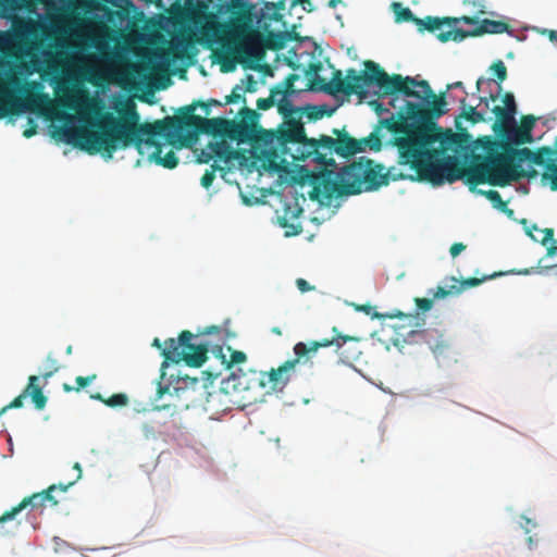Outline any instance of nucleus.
I'll use <instances>...</instances> for the list:
<instances>
[{"mask_svg":"<svg viewBox=\"0 0 557 557\" xmlns=\"http://www.w3.org/2000/svg\"><path fill=\"white\" fill-rule=\"evenodd\" d=\"M480 9L476 11L478 14H485V11H484V4L483 3H480L479 4Z\"/></svg>","mask_w":557,"mask_h":557,"instance_id":"338daca9","label":"nucleus"},{"mask_svg":"<svg viewBox=\"0 0 557 557\" xmlns=\"http://www.w3.org/2000/svg\"><path fill=\"white\" fill-rule=\"evenodd\" d=\"M271 332H272L273 334L277 335V336H281V335H282V331H281V329H280L278 326H273V327L271 329Z\"/></svg>","mask_w":557,"mask_h":557,"instance_id":"e2e57ef3","label":"nucleus"},{"mask_svg":"<svg viewBox=\"0 0 557 557\" xmlns=\"http://www.w3.org/2000/svg\"><path fill=\"white\" fill-rule=\"evenodd\" d=\"M450 293H451V290H447L444 287L440 286V287H437L436 292L434 293V297L435 298H444L447 295H449Z\"/></svg>","mask_w":557,"mask_h":557,"instance_id":"5fc2aeb1","label":"nucleus"},{"mask_svg":"<svg viewBox=\"0 0 557 557\" xmlns=\"http://www.w3.org/2000/svg\"><path fill=\"white\" fill-rule=\"evenodd\" d=\"M442 143H447L448 145H459L460 137L458 134L451 133L448 131L446 139L442 140Z\"/></svg>","mask_w":557,"mask_h":557,"instance_id":"3c124183","label":"nucleus"},{"mask_svg":"<svg viewBox=\"0 0 557 557\" xmlns=\"http://www.w3.org/2000/svg\"><path fill=\"white\" fill-rule=\"evenodd\" d=\"M466 249V245L462 243H455L450 246L449 252L453 258H456L459 253H461Z\"/></svg>","mask_w":557,"mask_h":557,"instance_id":"09e8293b","label":"nucleus"},{"mask_svg":"<svg viewBox=\"0 0 557 557\" xmlns=\"http://www.w3.org/2000/svg\"><path fill=\"white\" fill-rule=\"evenodd\" d=\"M38 82H27L24 85L13 73L0 76V119L17 115L23 112L40 111L51 103L49 96L39 91Z\"/></svg>","mask_w":557,"mask_h":557,"instance_id":"39448f33","label":"nucleus"},{"mask_svg":"<svg viewBox=\"0 0 557 557\" xmlns=\"http://www.w3.org/2000/svg\"><path fill=\"white\" fill-rule=\"evenodd\" d=\"M460 22L465 24H474L478 22L476 17L460 16V17H433L426 16L423 24V32L428 30L436 35L437 39L442 42L462 41L466 39V30L457 28L456 25Z\"/></svg>","mask_w":557,"mask_h":557,"instance_id":"2eb2a0df","label":"nucleus"},{"mask_svg":"<svg viewBox=\"0 0 557 557\" xmlns=\"http://www.w3.org/2000/svg\"><path fill=\"white\" fill-rule=\"evenodd\" d=\"M225 125V137L230 138L231 140L246 143L252 137L253 129L251 125L246 122L226 120Z\"/></svg>","mask_w":557,"mask_h":557,"instance_id":"4be33fe9","label":"nucleus"},{"mask_svg":"<svg viewBox=\"0 0 557 557\" xmlns=\"http://www.w3.org/2000/svg\"><path fill=\"white\" fill-rule=\"evenodd\" d=\"M391 318H399L405 321L404 325H408L409 327H421L424 325V318L420 313H408L405 314L400 311H397L396 313L389 314ZM417 331L414 329L410 330L408 334H414Z\"/></svg>","mask_w":557,"mask_h":557,"instance_id":"cd10ccee","label":"nucleus"},{"mask_svg":"<svg viewBox=\"0 0 557 557\" xmlns=\"http://www.w3.org/2000/svg\"><path fill=\"white\" fill-rule=\"evenodd\" d=\"M296 285L301 293L310 292L314 288L305 278H297Z\"/></svg>","mask_w":557,"mask_h":557,"instance_id":"8fccbe9b","label":"nucleus"},{"mask_svg":"<svg viewBox=\"0 0 557 557\" xmlns=\"http://www.w3.org/2000/svg\"><path fill=\"white\" fill-rule=\"evenodd\" d=\"M496 78L502 83L507 78V69L502 60L494 62L491 66Z\"/></svg>","mask_w":557,"mask_h":557,"instance_id":"e433bc0d","label":"nucleus"},{"mask_svg":"<svg viewBox=\"0 0 557 557\" xmlns=\"http://www.w3.org/2000/svg\"><path fill=\"white\" fill-rule=\"evenodd\" d=\"M535 122L536 119L533 115H523L521 117V124L518 127H520L527 134H532Z\"/></svg>","mask_w":557,"mask_h":557,"instance_id":"58836bf2","label":"nucleus"},{"mask_svg":"<svg viewBox=\"0 0 557 557\" xmlns=\"http://www.w3.org/2000/svg\"><path fill=\"white\" fill-rule=\"evenodd\" d=\"M235 156L233 148L225 141H216L208 145V152L202 151L199 156V161L208 163L211 159L218 158L225 162L232 160Z\"/></svg>","mask_w":557,"mask_h":557,"instance_id":"412c9836","label":"nucleus"},{"mask_svg":"<svg viewBox=\"0 0 557 557\" xmlns=\"http://www.w3.org/2000/svg\"><path fill=\"white\" fill-rule=\"evenodd\" d=\"M199 384L197 377L188 375H171L169 383L158 384L156 400H161L164 396L169 397L166 403H162L158 407L161 409H188L194 401V394Z\"/></svg>","mask_w":557,"mask_h":557,"instance_id":"ddd939ff","label":"nucleus"},{"mask_svg":"<svg viewBox=\"0 0 557 557\" xmlns=\"http://www.w3.org/2000/svg\"><path fill=\"white\" fill-rule=\"evenodd\" d=\"M219 331V327L218 326H211L208 329V331L206 332V334H209V333H212V332H218Z\"/></svg>","mask_w":557,"mask_h":557,"instance_id":"774afa93","label":"nucleus"},{"mask_svg":"<svg viewBox=\"0 0 557 557\" xmlns=\"http://www.w3.org/2000/svg\"><path fill=\"white\" fill-rule=\"evenodd\" d=\"M482 195H484L493 205L494 208L507 214L511 218L515 213L512 209H509L507 202L503 200L500 194L497 190H480Z\"/></svg>","mask_w":557,"mask_h":557,"instance_id":"bb28decb","label":"nucleus"},{"mask_svg":"<svg viewBox=\"0 0 557 557\" xmlns=\"http://www.w3.org/2000/svg\"><path fill=\"white\" fill-rule=\"evenodd\" d=\"M486 82L484 77H479L476 81V91L481 90V86Z\"/></svg>","mask_w":557,"mask_h":557,"instance_id":"680f3d73","label":"nucleus"},{"mask_svg":"<svg viewBox=\"0 0 557 557\" xmlns=\"http://www.w3.org/2000/svg\"><path fill=\"white\" fill-rule=\"evenodd\" d=\"M516 121L508 125L495 126L493 131L502 138L500 141H486V157L482 162L472 166L468 172L475 173L480 170L493 168L495 163H508V161L524 162L528 161L535 165L546 166L550 161H557V149L550 146H543L536 150L529 148H513L512 145L531 144L533 141L532 134H527L518 127Z\"/></svg>","mask_w":557,"mask_h":557,"instance_id":"20e7f679","label":"nucleus"},{"mask_svg":"<svg viewBox=\"0 0 557 557\" xmlns=\"http://www.w3.org/2000/svg\"><path fill=\"white\" fill-rule=\"evenodd\" d=\"M222 170H223V169H222L220 165H218V164H215V163H214V164H212V165H211V169H210V170H207V171L205 172V174L202 175L201 181H200V182H201V185H202L205 188H209V187L212 185V183H213V181H214V178H215V172H216V171H222Z\"/></svg>","mask_w":557,"mask_h":557,"instance_id":"f704fd0d","label":"nucleus"},{"mask_svg":"<svg viewBox=\"0 0 557 557\" xmlns=\"http://www.w3.org/2000/svg\"><path fill=\"white\" fill-rule=\"evenodd\" d=\"M521 162L508 161V163H495L491 169L480 170V172H468V183L479 185L488 183L494 186H506L510 182H517L521 178H535L539 172L535 169L523 170Z\"/></svg>","mask_w":557,"mask_h":557,"instance_id":"f8f14e48","label":"nucleus"},{"mask_svg":"<svg viewBox=\"0 0 557 557\" xmlns=\"http://www.w3.org/2000/svg\"><path fill=\"white\" fill-rule=\"evenodd\" d=\"M195 335L190 331H182L178 339L169 338L164 342V347L159 338H154L152 345L161 349V355L165 361L178 363L184 361L189 367L199 368L207 360L209 344L193 343Z\"/></svg>","mask_w":557,"mask_h":557,"instance_id":"6e6552de","label":"nucleus"},{"mask_svg":"<svg viewBox=\"0 0 557 557\" xmlns=\"http://www.w3.org/2000/svg\"><path fill=\"white\" fill-rule=\"evenodd\" d=\"M495 276H497L496 273L491 274V275H484L481 278H478V277L465 278L460 282L459 287L451 286V289L456 288V293H460L467 288L475 287V286L480 285L481 283H483L484 281L494 278Z\"/></svg>","mask_w":557,"mask_h":557,"instance_id":"2f4dec72","label":"nucleus"},{"mask_svg":"<svg viewBox=\"0 0 557 557\" xmlns=\"http://www.w3.org/2000/svg\"><path fill=\"white\" fill-rule=\"evenodd\" d=\"M203 103L207 104V107H203L206 109V114H209V106H222V103L215 99H211L210 101Z\"/></svg>","mask_w":557,"mask_h":557,"instance_id":"13d9d810","label":"nucleus"},{"mask_svg":"<svg viewBox=\"0 0 557 557\" xmlns=\"http://www.w3.org/2000/svg\"><path fill=\"white\" fill-rule=\"evenodd\" d=\"M332 134L336 136L321 135L319 140H311V147L314 152L319 147H323L331 156L335 152L343 158H349L356 153L362 152L369 147L371 150L379 151L382 141L376 132L371 133L368 137L356 139L351 137L345 128H333Z\"/></svg>","mask_w":557,"mask_h":557,"instance_id":"1a4fd4ad","label":"nucleus"},{"mask_svg":"<svg viewBox=\"0 0 557 557\" xmlns=\"http://www.w3.org/2000/svg\"><path fill=\"white\" fill-rule=\"evenodd\" d=\"M322 70V63L321 62H311L308 66V69L305 71V75L307 77H314V81L318 79V73ZM314 86H318L317 83L313 84Z\"/></svg>","mask_w":557,"mask_h":557,"instance_id":"ea45409f","label":"nucleus"},{"mask_svg":"<svg viewBox=\"0 0 557 557\" xmlns=\"http://www.w3.org/2000/svg\"><path fill=\"white\" fill-rule=\"evenodd\" d=\"M333 336L321 341H312L308 344L299 342L294 346L295 356L307 359L315 354L319 348L334 346L339 359L345 363H350L359 359L361 350L359 348L360 339L356 336L342 334L336 326L332 329Z\"/></svg>","mask_w":557,"mask_h":557,"instance_id":"9b49d317","label":"nucleus"},{"mask_svg":"<svg viewBox=\"0 0 557 557\" xmlns=\"http://www.w3.org/2000/svg\"><path fill=\"white\" fill-rule=\"evenodd\" d=\"M230 16L232 27L237 32L249 29L257 18L256 5L249 0H221V9Z\"/></svg>","mask_w":557,"mask_h":557,"instance_id":"dca6fc26","label":"nucleus"},{"mask_svg":"<svg viewBox=\"0 0 557 557\" xmlns=\"http://www.w3.org/2000/svg\"><path fill=\"white\" fill-rule=\"evenodd\" d=\"M239 114L242 116V121L240 122H246V123H248L251 126L256 123V120L259 116L257 111H255L252 109H249L247 107L243 108L239 111Z\"/></svg>","mask_w":557,"mask_h":557,"instance_id":"4c0bfd02","label":"nucleus"},{"mask_svg":"<svg viewBox=\"0 0 557 557\" xmlns=\"http://www.w3.org/2000/svg\"><path fill=\"white\" fill-rule=\"evenodd\" d=\"M416 306L418 310L422 312H426L432 309L433 307V299L430 298H416L414 299Z\"/></svg>","mask_w":557,"mask_h":557,"instance_id":"37998d69","label":"nucleus"},{"mask_svg":"<svg viewBox=\"0 0 557 557\" xmlns=\"http://www.w3.org/2000/svg\"><path fill=\"white\" fill-rule=\"evenodd\" d=\"M36 129H37V126L33 125L32 127L26 128L23 132V136L26 137V138H29V137H32V136H34L36 134V132H37Z\"/></svg>","mask_w":557,"mask_h":557,"instance_id":"4d7b16f0","label":"nucleus"},{"mask_svg":"<svg viewBox=\"0 0 557 557\" xmlns=\"http://www.w3.org/2000/svg\"><path fill=\"white\" fill-rule=\"evenodd\" d=\"M478 22L474 23L475 27L471 30H466V38L468 37H478L484 34H503L510 32V25L503 21H494V20H480L478 16Z\"/></svg>","mask_w":557,"mask_h":557,"instance_id":"aec40b11","label":"nucleus"},{"mask_svg":"<svg viewBox=\"0 0 557 557\" xmlns=\"http://www.w3.org/2000/svg\"><path fill=\"white\" fill-rule=\"evenodd\" d=\"M271 135L275 136L277 144L282 147L287 144H301L304 150L299 157L295 158L297 160L305 161L308 158H312L318 164L335 165L334 158L323 147H319L317 152L313 151L311 140H319V138H307L300 119L292 117L286 120L285 126L278 128L276 134L272 133Z\"/></svg>","mask_w":557,"mask_h":557,"instance_id":"9d476101","label":"nucleus"},{"mask_svg":"<svg viewBox=\"0 0 557 557\" xmlns=\"http://www.w3.org/2000/svg\"><path fill=\"white\" fill-rule=\"evenodd\" d=\"M242 90V87L240 86H235L231 92V95L226 96L225 97V104H231V103H237L238 101L240 100H244L245 101V98L240 95V91Z\"/></svg>","mask_w":557,"mask_h":557,"instance_id":"a19ab883","label":"nucleus"},{"mask_svg":"<svg viewBox=\"0 0 557 557\" xmlns=\"http://www.w3.org/2000/svg\"><path fill=\"white\" fill-rule=\"evenodd\" d=\"M358 309L366 312L367 314H370L372 307L370 305H363V306H360Z\"/></svg>","mask_w":557,"mask_h":557,"instance_id":"052dcab7","label":"nucleus"},{"mask_svg":"<svg viewBox=\"0 0 557 557\" xmlns=\"http://www.w3.org/2000/svg\"><path fill=\"white\" fill-rule=\"evenodd\" d=\"M0 3L3 4V3H9L11 4L12 7L16 4V0H0Z\"/></svg>","mask_w":557,"mask_h":557,"instance_id":"0e129e2a","label":"nucleus"},{"mask_svg":"<svg viewBox=\"0 0 557 557\" xmlns=\"http://www.w3.org/2000/svg\"><path fill=\"white\" fill-rule=\"evenodd\" d=\"M383 171V165L374 164L372 160L361 157L358 161L342 168L337 175L343 181L344 191L348 196L375 190L386 185L388 177Z\"/></svg>","mask_w":557,"mask_h":557,"instance_id":"0eeeda50","label":"nucleus"},{"mask_svg":"<svg viewBox=\"0 0 557 557\" xmlns=\"http://www.w3.org/2000/svg\"><path fill=\"white\" fill-rule=\"evenodd\" d=\"M321 171L312 176V191L310 198L320 202H330L334 197L347 196L341 178L333 177L337 165L320 164Z\"/></svg>","mask_w":557,"mask_h":557,"instance_id":"4468645a","label":"nucleus"},{"mask_svg":"<svg viewBox=\"0 0 557 557\" xmlns=\"http://www.w3.org/2000/svg\"><path fill=\"white\" fill-rule=\"evenodd\" d=\"M299 79V75L297 74H289L287 77H286V92L287 94H293L295 92V89H294V84L295 82Z\"/></svg>","mask_w":557,"mask_h":557,"instance_id":"de8ad7c7","label":"nucleus"},{"mask_svg":"<svg viewBox=\"0 0 557 557\" xmlns=\"http://www.w3.org/2000/svg\"><path fill=\"white\" fill-rule=\"evenodd\" d=\"M497 100V95H490V97H480V104L484 106V109L481 111H478L475 107L468 106L466 103V99L460 100L461 104V113L456 117V128H461V119H465L466 121L470 122L471 124H476L481 122L486 121V112L490 110V101L495 102Z\"/></svg>","mask_w":557,"mask_h":557,"instance_id":"a211bd4d","label":"nucleus"},{"mask_svg":"<svg viewBox=\"0 0 557 557\" xmlns=\"http://www.w3.org/2000/svg\"><path fill=\"white\" fill-rule=\"evenodd\" d=\"M197 107H207L202 101H196L178 110L175 116H166L153 123H140L139 114L134 104L119 110V115L112 112H100L95 104H89V111L98 115L92 123L96 129L81 127L70 133L69 141L90 154L102 152L111 158L117 149L134 146L141 156L147 154L149 161L166 169H174L178 163L173 149L163 156L166 144L160 143L157 136H163L170 144L180 141V147L193 145L199 134L225 137V121L223 117L206 119L194 114Z\"/></svg>","mask_w":557,"mask_h":557,"instance_id":"f257e3e1","label":"nucleus"},{"mask_svg":"<svg viewBox=\"0 0 557 557\" xmlns=\"http://www.w3.org/2000/svg\"><path fill=\"white\" fill-rule=\"evenodd\" d=\"M60 369V364L58 360L49 354L45 360V372L42 373V379L47 382L54 373H57Z\"/></svg>","mask_w":557,"mask_h":557,"instance_id":"473e14b6","label":"nucleus"},{"mask_svg":"<svg viewBox=\"0 0 557 557\" xmlns=\"http://www.w3.org/2000/svg\"><path fill=\"white\" fill-rule=\"evenodd\" d=\"M54 491H57V485L52 484L42 492L34 493L30 496L23 498L20 504L7 511V517H10L11 520L28 506H30L32 509L42 508L47 503H50L52 506H57L59 502L52 494Z\"/></svg>","mask_w":557,"mask_h":557,"instance_id":"f3484780","label":"nucleus"},{"mask_svg":"<svg viewBox=\"0 0 557 557\" xmlns=\"http://www.w3.org/2000/svg\"><path fill=\"white\" fill-rule=\"evenodd\" d=\"M317 85H310L313 90H321L329 95L362 94V86L375 85L382 90V96H392L391 106L396 108L398 95L414 98L422 94L431 96V87L426 81H417L411 76H401L400 74L388 75L377 63L368 60L364 62L363 74H358L355 69L347 71L346 78L343 77L341 70L333 72L332 79L327 83L324 78L318 77Z\"/></svg>","mask_w":557,"mask_h":557,"instance_id":"7ed1b4c3","label":"nucleus"},{"mask_svg":"<svg viewBox=\"0 0 557 557\" xmlns=\"http://www.w3.org/2000/svg\"><path fill=\"white\" fill-rule=\"evenodd\" d=\"M301 115L306 114L309 121H317L319 119H322L324 115V111L322 108L317 106L308 104L305 108H302V111L300 110Z\"/></svg>","mask_w":557,"mask_h":557,"instance_id":"72a5a7b5","label":"nucleus"},{"mask_svg":"<svg viewBox=\"0 0 557 557\" xmlns=\"http://www.w3.org/2000/svg\"><path fill=\"white\" fill-rule=\"evenodd\" d=\"M278 112L286 119H301V113L299 108H295L290 100L286 97H283L277 103Z\"/></svg>","mask_w":557,"mask_h":557,"instance_id":"c756f323","label":"nucleus"},{"mask_svg":"<svg viewBox=\"0 0 557 557\" xmlns=\"http://www.w3.org/2000/svg\"><path fill=\"white\" fill-rule=\"evenodd\" d=\"M504 107L495 106L491 111L495 114V126L508 125L515 122L517 104L511 92H506L503 97Z\"/></svg>","mask_w":557,"mask_h":557,"instance_id":"6ab92c4d","label":"nucleus"},{"mask_svg":"<svg viewBox=\"0 0 557 557\" xmlns=\"http://www.w3.org/2000/svg\"><path fill=\"white\" fill-rule=\"evenodd\" d=\"M24 394L26 397H30L34 406L37 410H42L47 405V397L42 393V387L39 384V376L30 375L28 377V383L24 388Z\"/></svg>","mask_w":557,"mask_h":557,"instance_id":"5701e85b","label":"nucleus"},{"mask_svg":"<svg viewBox=\"0 0 557 557\" xmlns=\"http://www.w3.org/2000/svg\"><path fill=\"white\" fill-rule=\"evenodd\" d=\"M91 398L99 400L112 408L124 407L128 404V397L126 394H123V393L113 394L109 398H104L100 393H96V394L91 395Z\"/></svg>","mask_w":557,"mask_h":557,"instance_id":"c85d7f7f","label":"nucleus"},{"mask_svg":"<svg viewBox=\"0 0 557 557\" xmlns=\"http://www.w3.org/2000/svg\"><path fill=\"white\" fill-rule=\"evenodd\" d=\"M297 3H299L304 10L311 12L313 10V5L311 0H295Z\"/></svg>","mask_w":557,"mask_h":557,"instance_id":"864d4df0","label":"nucleus"},{"mask_svg":"<svg viewBox=\"0 0 557 557\" xmlns=\"http://www.w3.org/2000/svg\"><path fill=\"white\" fill-rule=\"evenodd\" d=\"M299 362L300 358L295 356L294 359L286 360L278 368L271 369L268 372L238 369L236 372L231 373L226 380V385H232L233 389L238 392L264 388L272 392H281L290 381Z\"/></svg>","mask_w":557,"mask_h":557,"instance_id":"423d86ee","label":"nucleus"},{"mask_svg":"<svg viewBox=\"0 0 557 557\" xmlns=\"http://www.w3.org/2000/svg\"><path fill=\"white\" fill-rule=\"evenodd\" d=\"M14 29L18 38L27 40L37 36L38 24L32 20H21L15 23Z\"/></svg>","mask_w":557,"mask_h":557,"instance_id":"a878e982","label":"nucleus"},{"mask_svg":"<svg viewBox=\"0 0 557 557\" xmlns=\"http://www.w3.org/2000/svg\"><path fill=\"white\" fill-rule=\"evenodd\" d=\"M527 234L535 242L541 243L546 246L547 256L554 257L557 256V242L554 239V230L553 228H544L543 236L537 238L535 235L531 234V231L527 228Z\"/></svg>","mask_w":557,"mask_h":557,"instance_id":"393cba45","label":"nucleus"},{"mask_svg":"<svg viewBox=\"0 0 557 557\" xmlns=\"http://www.w3.org/2000/svg\"><path fill=\"white\" fill-rule=\"evenodd\" d=\"M246 354L239 350L231 351V359L227 362V368H231L234 364H239L246 361Z\"/></svg>","mask_w":557,"mask_h":557,"instance_id":"79ce46f5","label":"nucleus"},{"mask_svg":"<svg viewBox=\"0 0 557 557\" xmlns=\"http://www.w3.org/2000/svg\"><path fill=\"white\" fill-rule=\"evenodd\" d=\"M96 379V374H92V375H88V376H77L76 377V383H77V387L76 388H73L72 386H70L69 384H64L63 385V389L65 392H71L73 389H75L76 392L81 391L82 388L86 387L89 383H91L94 380Z\"/></svg>","mask_w":557,"mask_h":557,"instance_id":"c9c22d12","label":"nucleus"},{"mask_svg":"<svg viewBox=\"0 0 557 557\" xmlns=\"http://www.w3.org/2000/svg\"><path fill=\"white\" fill-rule=\"evenodd\" d=\"M396 22H412L417 25L420 32H423L424 18L417 17L409 8H404L400 3L393 4Z\"/></svg>","mask_w":557,"mask_h":557,"instance_id":"b1692460","label":"nucleus"},{"mask_svg":"<svg viewBox=\"0 0 557 557\" xmlns=\"http://www.w3.org/2000/svg\"><path fill=\"white\" fill-rule=\"evenodd\" d=\"M273 104H274L273 96H270L268 98H259L257 100V108H258V110L265 111V110L272 108Z\"/></svg>","mask_w":557,"mask_h":557,"instance_id":"49530a36","label":"nucleus"},{"mask_svg":"<svg viewBox=\"0 0 557 557\" xmlns=\"http://www.w3.org/2000/svg\"><path fill=\"white\" fill-rule=\"evenodd\" d=\"M448 89H453V88H460V89H463V84L462 82H456V83H453V84H449L447 86Z\"/></svg>","mask_w":557,"mask_h":557,"instance_id":"bf43d9fd","label":"nucleus"},{"mask_svg":"<svg viewBox=\"0 0 557 557\" xmlns=\"http://www.w3.org/2000/svg\"><path fill=\"white\" fill-rule=\"evenodd\" d=\"M521 223L523 224V226H524V230H525V231H527V228H529V230L531 231V234H532V235H534V234H533V232H540V233H542V234H543V231H544V230H540L535 224H533L531 227H530V226H528V220L523 219V220L521 221Z\"/></svg>","mask_w":557,"mask_h":557,"instance_id":"6e6d98bb","label":"nucleus"},{"mask_svg":"<svg viewBox=\"0 0 557 557\" xmlns=\"http://www.w3.org/2000/svg\"><path fill=\"white\" fill-rule=\"evenodd\" d=\"M8 520H10V517H7V511H5L2 516H0V523L5 522Z\"/></svg>","mask_w":557,"mask_h":557,"instance_id":"69168bd1","label":"nucleus"},{"mask_svg":"<svg viewBox=\"0 0 557 557\" xmlns=\"http://www.w3.org/2000/svg\"><path fill=\"white\" fill-rule=\"evenodd\" d=\"M421 103L406 100L396 116L382 119L380 124L395 135L394 146L397 147L401 164H408L417 172L420 178L433 183H442L445 178L449 183L466 176L469 168L455 156L438 159L441 151L431 146L441 140L442 129L435 120L446 113L445 95L436 96L431 89V96L422 94L414 97Z\"/></svg>","mask_w":557,"mask_h":557,"instance_id":"f03ea898","label":"nucleus"},{"mask_svg":"<svg viewBox=\"0 0 557 557\" xmlns=\"http://www.w3.org/2000/svg\"><path fill=\"white\" fill-rule=\"evenodd\" d=\"M542 182L549 183L552 190H557V161H549L542 174Z\"/></svg>","mask_w":557,"mask_h":557,"instance_id":"7c9ffc66","label":"nucleus"},{"mask_svg":"<svg viewBox=\"0 0 557 557\" xmlns=\"http://www.w3.org/2000/svg\"><path fill=\"white\" fill-rule=\"evenodd\" d=\"M25 398L26 395L24 394V392H22L17 397H15L9 405L4 406L0 411H2L3 414L8 409L21 408L23 406Z\"/></svg>","mask_w":557,"mask_h":557,"instance_id":"c03bdc74","label":"nucleus"},{"mask_svg":"<svg viewBox=\"0 0 557 557\" xmlns=\"http://www.w3.org/2000/svg\"><path fill=\"white\" fill-rule=\"evenodd\" d=\"M74 469L77 470V475L75 478L74 481H71L69 482L67 484H58L57 485V490L61 491V492H66L69 490L70 486H72L77 480L81 479L82 476V468H81V465L78 462H75L74 463Z\"/></svg>","mask_w":557,"mask_h":557,"instance_id":"a18cd8bd","label":"nucleus"},{"mask_svg":"<svg viewBox=\"0 0 557 557\" xmlns=\"http://www.w3.org/2000/svg\"><path fill=\"white\" fill-rule=\"evenodd\" d=\"M370 106L375 110V112L377 114H381V113L387 111V109L384 108L383 103H381V102H379L376 100L375 101H371Z\"/></svg>","mask_w":557,"mask_h":557,"instance_id":"603ef678","label":"nucleus"}]
</instances>
